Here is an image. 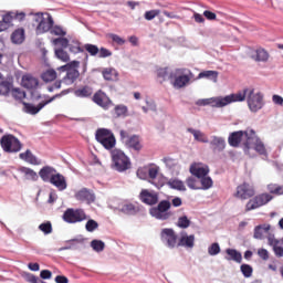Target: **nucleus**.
<instances>
[{"mask_svg":"<svg viewBox=\"0 0 283 283\" xmlns=\"http://www.w3.org/2000/svg\"><path fill=\"white\" fill-rule=\"evenodd\" d=\"M244 101H247V91H244V93H232L224 97L200 98L196 102V105L198 107H207V105H209L210 107L221 108L231 105V103H242Z\"/></svg>","mask_w":283,"mask_h":283,"instance_id":"1","label":"nucleus"},{"mask_svg":"<svg viewBox=\"0 0 283 283\" xmlns=\"http://www.w3.org/2000/svg\"><path fill=\"white\" fill-rule=\"evenodd\" d=\"M148 213L155 220H159L160 222H166V220H170L174 213L171 212V201L164 199L157 202V206L149 208Z\"/></svg>","mask_w":283,"mask_h":283,"instance_id":"2","label":"nucleus"},{"mask_svg":"<svg viewBox=\"0 0 283 283\" xmlns=\"http://www.w3.org/2000/svg\"><path fill=\"white\" fill-rule=\"evenodd\" d=\"M244 92L250 112L254 114L260 112L264 107V95L260 92L255 93L254 88H244L243 92H239L238 94H244Z\"/></svg>","mask_w":283,"mask_h":283,"instance_id":"3","label":"nucleus"},{"mask_svg":"<svg viewBox=\"0 0 283 283\" xmlns=\"http://www.w3.org/2000/svg\"><path fill=\"white\" fill-rule=\"evenodd\" d=\"M112 156V169H115V171H119V174H123V171H127L129 167H132V161L129 160V157L123 153L120 149H113L111 151Z\"/></svg>","mask_w":283,"mask_h":283,"instance_id":"4","label":"nucleus"},{"mask_svg":"<svg viewBox=\"0 0 283 283\" xmlns=\"http://www.w3.org/2000/svg\"><path fill=\"white\" fill-rule=\"evenodd\" d=\"M0 146L6 154H19L23 149V144L12 134L3 135L0 138Z\"/></svg>","mask_w":283,"mask_h":283,"instance_id":"5","label":"nucleus"},{"mask_svg":"<svg viewBox=\"0 0 283 283\" xmlns=\"http://www.w3.org/2000/svg\"><path fill=\"white\" fill-rule=\"evenodd\" d=\"M33 21L38 23L35 28V33L38 35L50 32L54 25V18H52L51 14H48V17L45 18L43 17V13H34Z\"/></svg>","mask_w":283,"mask_h":283,"instance_id":"6","label":"nucleus"},{"mask_svg":"<svg viewBox=\"0 0 283 283\" xmlns=\"http://www.w3.org/2000/svg\"><path fill=\"white\" fill-rule=\"evenodd\" d=\"M251 136H253V128H247L245 130H235L230 133L228 137V144L230 145V147L238 148L240 147L242 140L245 139L244 143H249L250 140H252Z\"/></svg>","mask_w":283,"mask_h":283,"instance_id":"7","label":"nucleus"},{"mask_svg":"<svg viewBox=\"0 0 283 283\" xmlns=\"http://www.w3.org/2000/svg\"><path fill=\"white\" fill-rule=\"evenodd\" d=\"M252 139L249 142H243V151L247 156H249V151H251L252 147L256 154H260V156H266V147L264 146V143L260 137H258V134H255V130L253 129V135L251 136Z\"/></svg>","mask_w":283,"mask_h":283,"instance_id":"8","label":"nucleus"},{"mask_svg":"<svg viewBox=\"0 0 283 283\" xmlns=\"http://www.w3.org/2000/svg\"><path fill=\"white\" fill-rule=\"evenodd\" d=\"M193 74L187 69H177L175 73H170L169 78H175L174 87L177 90H182L191 81Z\"/></svg>","mask_w":283,"mask_h":283,"instance_id":"9","label":"nucleus"},{"mask_svg":"<svg viewBox=\"0 0 283 283\" xmlns=\"http://www.w3.org/2000/svg\"><path fill=\"white\" fill-rule=\"evenodd\" d=\"M62 220L67 224H76L87 220V214L83 209L67 208L62 216Z\"/></svg>","mask_w":283,"mask_h":283,"instance_id":"10","label":"nucleus"},{"mask_svg":"<svg viewBox=\"0 0 283 283\" xmlns=\"http://www.w3.org/2000/svg\"><path fill=\"white\" fill-rule=\"evenodd\" d=\"M63 94H67V91H62L61 94H56L50 97L49 99L42 101L38 105L23 102L24 112L25 114H31L32 116H34L39 114L40 111L43 109V107H45V105H50V103H53V101H56V98H59L60 96H63Z\"/></svg>","mask_w":283,"mask_h":283,"instance_id":"11","label":"nucleus"},{"mask_svg":"<svg viewBox=\"0 0 283 283\" xmlns=\"http://www.w3.org/2000/svg\"><path fill=\"white\" fill-rule=\"evenodd\" d=\"M159 238L167 249H176L178 247V234H176L174 228L161 229Z\"/></svg>","mask_w":283,"mask_h":283,"instance_id":"12","label":"nucleus"},{"mask_svg":"<svg viewBox=\"0 0 283 283\" xmlns=\"http://www.w3.org/2000/svg\"><path fill=\"white\" fill-rule=\"evenodd\" d=\"M273 200V196L269 193H261L248 201L245 205V211H254V209H260V207H264V205H269Z\"/></svg>","mask_w":283,"mask_h":283,"instance_id":"13","label":"nucleus"},{"mask_svg":"<svg viewBox=\"0 0 283 283\" xmlns=\"http://www.w3.org/2000/svg\"><path fill=\"white\" fill-rule=\"evenodd\" d=\"M160 199L158 192L149 189H143L139 193V200L143 205H147L148 207H155L158 205V200Z\"/></svg>","mask_w":283,"mask_h":283,"instance_id":"14","label":"nucleus"},{"mask_svg":"<svg viewBox=\"0 0 283 283\" xmlns=\"http://www.w3.org/2000/svg\"><path fill=\"white\" fill-rule=\"evenodd\" d=\"M253 196H255V188H253V186L243 182L237 187L235 197L240 200H249V198H253Z\"/></svg>","mask_w":283,"mask_h":283,"instance_id":"15","label":"nucleus"},{"mask_svg":"<svg viewBox=\"0 0 283 283\" xmlns=\"http://www.w3.org/2000/svg\"><path fill=\"white\" fill-rule=\"evenodd\" d=\"M75 199L80 202H86V205H93V202H96V195L93 190L82 188L75 193Z\"/></svg>","mask_w":283,"mask_h":283,"instance_id":"16","label":"nucleus"},{"mask_svg":"<svg viewBox=\"0 0 283 283\" xmlns=\"http://www.w3.org/2000/svg\"><path fill=\"white\" fill-rule=\"evenodd\" d=\"M208 143L213 154H222V151L227 149V140L224 139V137L214 135L211 136V140H208Z\"/></svg>","mask_w":283,"mask_h":283,"instance_id":"17","label":"nucleus"},{"mask_svg":"<svg viewBox=\"0 0 283 283\" xmlns=\"http://www.w3.org/2000/svg\"><path fill=\"white\" fill-rule=\"evenodd\" d=\"M92 101L93 103H95V105L103 107V109H107V107H109V105L112 104V101L109 99V97H107V94H105V92H102L101 90L93 95Z\"/></svg>","mask_w":283,"mask_h":283,"instance_id":"18","label":"nucleus"},{"mask_svg":"<svg viewBox=\"0 0 283 283\" xmlns=\"http://www.w3.org/2000/svg\"><path fill=\"white\" fill-rule=\"evenodd\" d=\"M49 182L50 185H53V187H56L57 191H65V189H67V179L59 171L53 175Z\"/></svg>","mask_w":283,"mask_h":283,"instance_id":"19","label":"nucleus"},{"mask_svg":"<svg viewBox=\"0 0 283 283\" xmlns=\"http://www.w3.org/2000/svg\"><path fill=\"white\" fill-rule=\"evenodd\" d=\"M158 171H160V167L156 165H150L147 169L148 178H150V184L156 187V189H163L165 187V182L158 181L156 182V178H158Z\"/></svg>","mask_w":283,"mask_h":283,"instance_id":"20","label":"nucleus"},{"mask_svg":"<svg viewBox=\"0 0 283 283\" xmlns=\"http://www.w3.org/2000/svg\"><path fill=\"white\" fill-rule=\"evenodd\" d=\"M56 171V168L52 166H43L39 171V177L41 178L42 182H51Z\"/></svg>","mask_w":283,"mask_h":283,"instance_id":"21","label":"nucleus"},{"mask_svg":"<svg viewBox=\"0 0 283 283\" xmlns=\"http://www.w3.org/2000/svg\"><path fill=\"white\" fill-rule=\"evenodd\" d=\"M190 174L195 176L196 178H205L206 176H209V166H201L198 164H192L190 166Z\"/></svg>","mask_w":283,"mask_h":283,"instance_id":"22","label":"nucleus"},{"mask_svg":"<svg viewBox=\"0 0 283 283\" xmlns=\"http://www.w3.org/2000/svg\"><path fill=\"white\" fill-rule=\"evenodd\" d=\"M196 244V235L187 234V232L182 233L177 247H185L186 249H193Z\"/></svg>","mask_w":283,"mask_h":283,"instance_id":"23","label":"nucleus"},{"mask_svg":"<svg viewBox=\"0 0 283 283\" xmlns=\"http://www.w3.org/2000/svg\"><path fill=\"white\" fill-rule=\"evenodd\" d=\"M25 41V29L18 28L11 33V43L21 45Z\"/></svg>","mask_w":283,"mask_h":283,"instance_id":"24","label":"nucleus"},{"mask_svg":"<svg viewBox=\"0 0 283 283\" xmlns=\"http://www.w3.org/2000/svg\"><path fill=\"white\" fill-rule=\"evenodd\" d=\"M20 160H24V163H29V165H41V160L32 154V150L27 149L24 153L19 155Z\"/></svg>","mask_w":283,"mask_h":283,"instance_id":"25","label":"nucleus"},{"mask_svg":"<svg viewBox=\"0 0 283 283\" xmlns=\"http://www.w3.org/2000/svg\"><path fill=\"white\" fill-rule=\"evenodd\" d=\"M227 255L224 256V260L228 262H237V264H242V253L235 249L228 248L226 250Z\"/></svg>","mask_w":283,"mask_h":283,"instance_id":"26","label":"nucleus"},{"mask_svg":"<svg viewBox=\"0 0 283 283\" xmlns=\"http://www.w3.org/2000/svg\"><path fill=\"white\" fill-rule=\"evenodd\" d=\"M125 145L135 151H140V149H143V145H140V137L138 135H132L128 137V139L125 140Z\"/></svg>","mask_w":283,"mask_h":283,"instance_id":"27","label":"nucleus"},{"mask_svg":"<svg viewBox=\"0 0 283 283\" xmlns=\"http://www.w3.org/2000/svg\"><path fill=\"white\" fill-rule=\"evenodd\" d=\"M78 76H81V72H78V70H69V72L62 78V83H64V85H74Z\"/></svg>","mask_w":283,"mask_h":283,"instance_id":"28","label":"nucleus"},{"mask_svg":"<svg viewBox=\"0 0 283 283\" xmlns=\"http://www.w3.org/2000/svg\"><path fill=\"white\" fill-rule=\"evenodd\" d=\"M22 86L29 91L34 90L35 87H39V80L32 75H24L22 77Z\"/></svg>","mask_w":283,"mask_h":283,"instance_id":"29","label":"nucleus"},{"mask_svg":"<svg viewBox=\"0 0 283 283\" xmlns=\"http://www.w3.org/2000/svg\"><path fill=\"white\" fill-rule=\"evenodd\" d=\"M92 94H94V88H92V86H90V85H84L74 91V95L77 98H90V96H92Z\"/></svg>","mask_w":283,"mask_h":283,"instance_id":"30","label":"nucleus"},{"mask_svg":"<svg viewBox=\"0 0 283 283\" xmlns=\"http://www.w3.org/2000/svg\"><path fill=\"white\" fill-rule=\"evenodd\" d=\"M271 231V226L270 224H259L254 228V234L253 239L254 240H262L264 238V233H269Z\"/></svg>","mask_w":283,"mask_h":283,"instance_id":"31","label":"nucleus"},{"mask_svg":"<svg viewBox=\"0 0 283 283\" xmlns=\"http://www.w3.org/2000/svg\"><path fill=\"white\" fill-rule=\"evenodd\" d=\"M252 59L259 63H266L269 61V52L264 49H256L252 54Z\"/></svg>","mask_w":283,"mask_h":283,"instance_id":"32","label":"nucleus"},{"mask_svg":"<svg viewBox=\"0 0 283 283\" xmlns=\"http://www.w3.org/2000/svg\"><path fill=\"white\" fill-rule=\"evenodd\" d=\"M167 186L170 189H175L176 191H187V187H185V182L178 178H171L167 181Z\"/></svg>","mask_w":283,"mask_h":283,"instance_id":"33","label":"nucleus"},{"mask_svg":"<svg viewBox=\"0 0 283 283\" xmlns=\"http://www.w3.org/2000/svg\"><path fill=\"white\" fill-rule=\"evenodd\" d=\"M120 213L124 216H136L138 213V208L134 203H123L119 207Z\"/></svg>","mask_w":283,"mask_h":283,"instance_id":"34","label":"nucleus"},{"mask_svg":"<svg viewBox=\"0 0 283 283\" xmlns=\"http://www.w3.org/2000/svg\"><path fill=\"white\" fill-rule=\"evenodd\" d=\"M67 49L69 52H71L72 54H81L85 52V50L81 48V42L76 39L69 41Z\"/></svg>","mask_w":283,"mask_h":283,"instance_id":"35","label":"nucleus"},{"mask_svg":"<svg viewBox=\"0 0 283 283\" xmlns=\"http://www.w3.org/2000/svg\"><path fill=\"white\" fill-rule=\"evenodd\" d=\"M20 171L21 174H24L25 180H31L32 182H36V180H39V174H36L32 168L21 167Z\"/></svg>","mask_w":283,"mask_h":283,"instance_id":"36","label":"nucleus"},{"mask_svg":"<svg viewBox=\"0 0 283 283\" xmlns=\"http://www.w3.org/2000/svg\"><path fill=\"white\" fill-rule=\"evenodd\" d=\"M109 136H114V133H112V129L108 128H98L95 133V139L97 140V143L109 138Z\"/></svg>","mask_w":283,"mask_h":283,"instance_id":"37","label":"nucleus"},{"mask_svg":"<svg viewBox=\"0 0 283 283\" xmlns=\"http://www.w3.org/2000/svg\"><path fill=\"white\" fill-rule=\"evenodd\" d=\"M187 132L188 134H192L195 140H197L198 143H209V139L201 130L195 128H187Z\"/></svg>","mask_w":283,"mask_h":283,"instance_id":"38","label":"nucleus"},{"mask_svg":"<svg viewBox=\"0 0 283 283\" xmlns=\"http://www.w3.org/2000/svg\"><path fill=\"white\" fill-rule=\"evenodd\" d=\"M90 247L95 253H103V251H105V243L99 239L92 240Z\"/></svg>","mask_w":283,"mask_h":283,"instance_id":"39","label":"nucleus"},{"mask_svg":"<svg viewBox=\"0 0 283 283\" xmlns=\"http://www.w3.org/2000/svg\"><path fill=\"white\" fill-rule=\"evenodd\" d=\"M41 78L44 83H52V81H56V71L49 69L46 72L42 73Z\"/></svg>","mask_w":283,"mask_h":283,"instance_id":"40","label":"nucleus"},{"mask_svg":"<svg viewBox=\"0 0 283 283\" xmlns=\"http://www.w3.org/2000/svg\"><path fill=\"white\" fill-rule=\"evenodd\" d=\"M76 242H81L78 239H70L66 241V245L59 249V251H75L78 249Z\"/></svg>","mask_w":283,"mask_h":283,"instance_id":"41","label":"nucleus"},{"mask_svg":"<svg viewBox=\"0 0 283 283\" xmlns=\"http://www.w3.org/2000/svg\"><path fill=\"white\" fill-rule=\"evenodd\" d=\"M99 144L103 145L105 149H114L116 147V137L111 135L108 138L102 139Z\"/></svg>","mask_w":283,"mask_h":283,"instance_id":"42","label":"nucleus"},{"mask_svg":"<svg viewBox=\"0 0 283 283\" xmlns=\"http://www.w3.org/2000/svg\"><path fill=\"white\" fill-rule=\"evenodd\" d=\"M200 184H201L200 189L202 191H207L211 189V187H213V179H211V177L206 175V177H201Z\"/></svg>","mask_w":283,"mask_h":283,"instance_id":"43","label":"nucleus"},{"mask_svg":"<svg viewBox=\"0 0 283 283\" xmlns=\"http://www.w3.org/2000/svg\"><path fill=\"white\" fill-rule=\"evenodd\" d=\"M54 54L56 59L63 61V63H67L70 61V54L64 49H55Z\"/></svg>","mask_w":283,"mask_h":283,"instance_id":"44","label":"nucleus"},{"mask_svg":"<svg viewBox=\"0 0 283 283\" xmlns=\"http://www.w3.org/2000/svg\"><path fill=\"white\" fill-rule=\"evenodd\" d=\"M10 90H12V83L9 81H2L0 83V96H9Z\"/></svg>","mask_w":283,"mask_h":283,"instance_id":"45","label":"nucleus"},{"mask_svg":"<svg viewBox=\"0 0 283 283\" xmlns=\"http://www.w3.org/2000/svg\"><path fill=\"white\" fill-rule=\"evenodd\" d=\"M198 78H209L210 81H217L218 72L217 71H202L199 73Z\"/></svg>","mask_w":283,"mask_h":283,"instance_id":"46","label":"nucleus"},{"mask_svg":"<svg viewBox=\"0 0 283 283\" xmlns=\"http://www.w3.org/2000/svg\"><path fill=\"white\" fill-rule=\"evenodd\" d=\"M53 45H61L60 49L67 50V46L70 45V40L67 38H55L52 40Z\"/></svg>","mask_w":283,"mask_h":283,"instance_id":"47","label":"nucleus"},{"mask_svg":"<svg viewBox=\"0 0 283 283\" xmlns=\"http://www.w3.org/2000/svg\"><path fill=\"white\" fill-rule=\"evenodd\" d=\"M115 115L117 118H125L127 116V112H129V109L127 108V106L119 104L115 106Z\"/></svg>","mask_w":283,"mask_h":283,"instance_id":"48","label":"nucleus"},{"mask_svg":"<svg viewBox=\"0 0 283 283\" xmlns=\"http://www.w3.org/2000/svg\"><path fill=\"white\" fill-rule=\"evenodd\" d=\"M177 227L179 229H189L191 227V220L187 216H181L178 218Z\"/></svg>","mask_w":283,"mask_h":283,"instance_id":"49","label":"nucleus"},{"mask_svg":"<svg viewBox=\"0 0 283 283\" xmlns=\"http://www.w3.org/2000/svg\"><path fill=\"white\" fill-rule=\"evenodd\" d=\"M50 34H53L54 36L63 38L67 34V31H65L61 25L53 24V28H51Z\"/></svg>","mask_w":283,"mask_h":283,"instance_id":"50","label":"nucleus"},{"mask_svg":"<svg viewBox=\"0 0 283 283\" xmlns=\"http://www.w3.org/2000/svg\"><path fill=\"white\" fill-rule=\"evenodd\" d=\"M240 271L243 277H251V275H253V266H251L250 264H247V263L241 264Z\"/></svg>","mask_w":283,"mask_h":283,"instance_id":"51","label":"nucleus"},{"mask_svg":"<svg viewBox=\"0 0 283 283\" xmlns=\"http://www.w3.org/2000/svg\"><path fill=\"white\" fill-rule=\"evenodd\" d=\"M84 50L87 51L91 56H97L99 52L98 45L90 43L84 44Z\"/></svg>","mask_w":283,"mask_h":283,"instance_id":"52","label":"nucleus"},{"mask_svg":"<svg viewBox=\"0 0 283 283\" xmlns=\"http://www.w3.org/2000/svg\"><path fill=\"white\" fill-rule=\"evenodd\" d=\"M85 229L88 233H94V231L98 229V222L94 219H88L85 224Z\"/></svg>","mask_w":283,"mask_h":283,"instance_id":"53","label":"nucleus"},{"mask_svg":"<svg viewBox=\"0 0 283 283\" xmlns=\"http://www.w3.org/2000/svg\"><path fill=\"white\" fill-rule=\"evenodd\" d=\"M40 231L44 233V235H50L52 233V222L46 221L39 226Z\"/></svg>","mask_w":283,"mask_h":283,"instance_id":"54","label":"nucleus"},{"mask_svg":"<svg viewBox=\"0 0 283 283\" xmlns=\"http://www.w3.org/2000/svg\"><path fill=\"white\" fill-rule=\"evenodd\" d=\"M13 19L14 11H8L6 14L2 15V22L4 23V25H8V28H10V25L12 24Z\"/></svg>","mask_w":283,"mask_h":283,"instance_id":"55","label":"nucleus"},{"mask_svg":"<svg viewBox=\"0 0 283 283\" xmlns=\"http://www.w3.org/2000/svg\"><path fill=\"white\" fill-rule=\"evenodd\" d=\"M29 93L32 101H41V98H49L48 95L42 96L39 90H36V87L29 90Z\"/></svg>","mask_w":283,"mask_h":283,"instance_id":"56","label":"nucleus"},{"mask_svg":"<svg viewBox=\"0 0 283 283\" xmlns=\"http://www.w3.org/2000/svg\"><path fill=\"white\" fill-rule=\"evenodd\" d=\"M186 185L187 187H189V189H192L195 191L200 190V187L198 186V180L195 177H188L186 180Z\"/></svg>","mask_w":283,"mask_h":283,"instance_id":"57","label":"nucleus"},{"mask_svg":"<svg viewBox=\"0 0 283 283\" xmlns=\"http://www.w3.org/2000/svg\"><path fill=\"white\" fill-rule=\"evenodd\" d=\"M158 14H160V10L154 9V10L146 11L144 14V18L146 19V21H154V19H156Z\"/></svg>","mask_w":283,"mask_h":283,"instance_id":"58","label":"nucleus"},{"mask_svg":"<svg viewBox=\"0 0 283 283\" xmlns=\"http://www.w3.org/2000/svg\"><path fill=\"white\" fill-rule=\"evenodd\" d=\"M221 249H220V243L214 242L212 243L209 248H208V253L209 255H218L220 253Z\"/></svg>","mask_w":283,"mask_h":283,"instance_id":"59","label":"nucleus"},{"mask_svg":"<svg viewBox=\"0 0 283 283\" xmlns=\"http://www.w3.org/2000/svg\"><path fill=\"white\" fill-rule=\"evenodd\" d=\"M12 96L15 101H23V98H25V93L21 88L15 87L12 90Z\"/></svg>","mask_w":283,"mask_h":283,"instance_id":"60","label":"nucleus"},{"mask_svg":"<svg viewBox=\"0 0 283 283\" xmlns=\"http://www.w3.org/2000/svg\"><path fill=\"white\" fill-rule=\"evenodd\" d=\"M108 38L113 41V43H116L118 45H125V43H126L125 39L120 38L116 33H109Z\"/></svg>","mask_w":283,"mask_h":283,"instance_id":"61","label":"nucleus"},{"mask_svg":"<svg viewBox=\"0 0 283 283\" xmlns=\"http://www.w3.org/2000/svg\"><path fill=\"white\" fill-rule=\"evenodd\" d=\"M98 59H107L112 56V51L109 49L101 48L98 53H97Z\"/></svg>","mask_w":283,"mask_h":283,"instance_id":"62","label":"nucleus"},{"mask_svg":"<svg viewBox=\"0 0 283 283\" xmlns=\"http://www.w3.org/2000/svg\"><path fill=\"white\" fill-rule=\"evenodd\" d=\"M158 78H163V81H167V76H169V72L167 67L157 70Z\"/></svg>","mask_w":283,"mask_h":283,"instance_id":"63","label":"nucleus"},{"mask_svg":"<svg viewBox=\"0 0 283 283\" xmlns=\"http://www.w3.org/2000/svg\"><path fill=\"white\" fill-rule=\"evenodd\" d=\"M163 163L166 165L167 169H174L176 167V160L169 157H165Z\"/></svg>","mask_w":283,"mask_h":283,"instance_id":"64","label":"nucleus"}]
</instances>
